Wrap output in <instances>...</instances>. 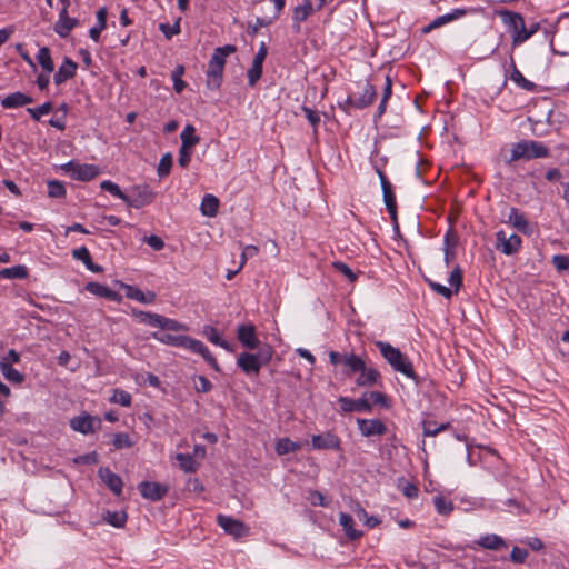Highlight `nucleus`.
Listing matches in <instances>:
<instances>
[{
    "label": "nucleus",
    "mask_w": 569,
    "mask_h": 569,
    "mask_svg": "<svg viewBox=\"0 0 569 569\" xmlns=\"http://www.w3.org/2000/svg\"><path fill=\"white\" fill-rule=\"evenodd\" d=\"M233 44L216 48L208 64L207 87L210 90H218L222 83L226 58L236 52Z\"/></svg>",
    "instance_id": "nucleus-1"
},
{
    "label": "nucleus",
    "mask_w": 569,
    "mask_h": 569,
    "mask_svg": "<svg viewBox=\"0 0 569 569\" xmlns=\"http://www.w3.org/2000/svg\"><path fill=\"white\" fill-rule=\"evenodd\" d=\"M375 345L395 371L401 372L406 377L417 380L412 362L398 348L383 341H376Z\"/></svg>",
    "instance_id": "nucleus-2"
},
{
    "label": "nucleus",
    "mask_w": 569,
    "mask_h": 569,
    "mask_svg": "<svg viewBox=\"0 0 569 569\" xmlns=\"http://www.w3.org/2000/svg\"><path fill=\"white\" fill-rule=\"evenodd\" d=\"M550 151L548 147L535 140H521L513 144L511 156L506 159V163L510 164L518 160H531L537 158L549 157Z\"/></svg>",
    "instance_id": "nucleus-3"
},
{
    "label": "nucleus",
    "mask_w": 569,
    "mask_h": 569,
    "mask_svg": "<svg viewBox=\"0 0 569 569\" xmlns=\"http://www.w3.org/2000/svg\"><path fill=\"white\" fill-rule=\"evenodd\" d=\"M362 92L357 97L350 94L345 101L339 102V108L345 112L350 113L351 109H365L373 103L377 98V90L369 81L362 84Z\"/></svg>",
    "instance_id": "nucleus-4"
},
{
    "label": "nucleus",
    "mask_w": 569,
    "mask_h": 569,
    "mask_svg": "<svg viewBox=\"0 0 569 569\" xmlns=\"http://www.w3.org/2000/svg\"><path fill=\"white\" fill-rule=\"evenodd\" d=\"M503 22L512 31V44L519 46L531 37V32H528L522 16L518 12H511L508 10L501 11Z\"/></svg>",
    "instance_id": "nucleus-5"
},
{
    "label": "nucleus",
    "mask_w": 569,
    "mask_h": 569,
    "mask_svg": "<svg viewBox=\"0 0 569 569\" xmlns=\"http://www.w3.org/2000/svg\"><path fill=\"white\" fill-rule=\"evenodd\" d=\"M154 199V192L147 184L134 186L127 193V200L124 202L132 208L140 209L144 206L150 204Z\"/></svg>",
    "instance_id": "nucleus-6"
},
{
    "label": "nucleus",
    "mask_w": 569,
    "mask_h": 569,
    "mask_svg": "<svg viewBox=\"0 0 569 569\" xmlns=\"http://www.w3.org/2000/svg\"><path fill=\"white\" fill-rule=\"evenodd\" d=\"M64 171H70L76 180L90 181L99 174V169L94 164H78L70 161L61 167Z\"/></svg>",
    "instance_id": "nucleus-7"
},
{
    "label": "nucleus",
    "mask_w": 569,
    "mask_h": 569,
    "mask_svg": "<svg viewBox=\"0 0 569 569\" xmlns=\"http://www.w3.org/2000/svg\"><path fill=\"white\" fill-rule=\"evenodd\" d=\"M376 172L380 179L381 189L383 193V201L386 203V208L390 214L391 220L396 223L397 222V203H396V197L392 191L391 183L385 176L381 169L376 168Z\"/></svg>",
    "instance_id": "nucleus-8"
},
{
    "label": "nucleus",
    "mask_w": 569,
    "mask_h": 569,
    "mask_svg": "<svg viewBox=\"0 0 569 569\" xmlns=\"http://www.w3.org/2000/svg\"><path fill=\"white\" fill-rule=\"evenodd\" d=\"M268 54V48L264 42H261L256 53L252 64L249 68L247 76L249 86L253 87L262 76V64Z\"/></svg>",
    "instance_id": "nucleus-9"
},
{
    "label": "nucleus",
    "mask_w": 569,
    "mask_h": 569,
    "mask_svg": "<svg viewBox=\"0 0 569 569\" xmlns=\"http://www.w3.org/2000/svg\"><path fill=\"white\" fill-rule=\"evenodd\" d=\"M521 243V238L516 233L507 237L506 232L502 230L497 232V249L507 256L517 253Z\"/></svg>",
    "instance_id": "nucleus-10"
},
{
    "label": "nucleus",
    "mask_w": 569,
    "mask_h": 569,
    "mask_svg": "<svg viewBox=\"0 0 569 569\" xmlns=\"http://www.w3.org/2000/svg\"><path fill=\"white\" fill-rule=\"evenodd\" d=\"M217 522L227 533L234 538H241L248 533L246 525L232 517L219 515L217 517Z\"/></svg>",
    "instance_id": "nucleus-11"
},
{
    "label": "nucleus",
    "mask_w": 569,
    "mask_h": 569,
    "mask_svg": "<svg viewBox=\"0 0 569 569\" xmlns=\"http://www.w3.org/2000/svg\"><path fill=\"white\" fill-rule=\"evenodd\" d=\"M183 349H188V350H191L192 352L194 353H199L203 357V359L216 370V371H219L220 368H219V365L216 360V358L211 355V352L209 351V349L200 341V340H197V339H193L191 337H187V340L183 345Z\"/></svg>",
    "instance_id": "nucleus-12"
},
{
    "label": "nucleus",
    "mask_w": 569,
    "mask_h": 569,
    "mask_svg": "<svg viewBox=\"0 0 569 569\" xmlns=\"http://www.w3.org/2000/svg\"><path fill=\"white\" fill-rule=\"evenodd\" d=\"M338 402L345 412H369L372 409V406L366 396L359 399L340 397Z\"/></svg>",
    "instance_id": "nucleus-13"
},
{
    "label": "nucleus",
    "mask_w": 569,
    "mask_h": 569,
    "mask_svg": "<svg viewBox=\"0 0 569 569\" xmlns=\"http://www.w3.org/2000/svg\"><path fill=\"white\" fill-rule=\"evenodd\" d=\"M139 490L143 498L158 501L167 495L168 487L159 482L142 481L139 485Z\"/></svg>",
    "instance_id": "nucleus-14"
},
{
    "label": "nucleus",
    "mask_w": 569,
    "mask_h": 569,
    "mask_svg": "<svg viewBox=\"0 0 569 569\" xmlns=\"http://www.w3.org/2000/svg\"><path fill=\"white\" fill-rule=\"evenodd\" d=\"M238 340L247 349H256L259 346V339L256 335V327L253 325H241L237 329Z\"/></svg>",
    "instance_id": "nucleus-15"
},
{
    "label": "nucleus",
    "mask_w": 569,
    "mask_h": 569,
    "mask_svg": "<svg viewBox=\"0 0 569 569\" xmlns=\"http://www.w3.org/2000/svg\"><path fill=\"white\" fill-rule=\"evenodd\" d=\"M312 448L317 450L340 449V439L331 432L313 435L311 438Z\"/></svg>",
    "instance_id": "nucleus-16"
},
{
    "label": "nucleus",
    "mask_w": 569,
    "mask_h": 569,
    "mask_svg": "<svg viewBox=\"0 0 569 569\" xmlns=\"http://www.w3.org/2000/svg\"><path fill=\"white\" fill-rule=\"evenodd\" d=\"M357 423L361 435L365 437L383 435L387 431L386 425L379 419H358Z\"/></svg>",
    "instance_id": "nucleus-17"
},
{
    "label": "nucleus",
    "mask_w": 569,
    "mask_h": 569,
    "mask_svg": "<svg viewBox=\"0 0 569 569\" xmlns=\"http://www.w3.org/2000/svg\"><path fill=\"white\" fill-rule=\"evenodd\" d=\"M238 366L244 371L247 375H258L262 365L259 360V357L254 353L242 352L239 355L237 359Z\"/></svg>",
    "instance_id": "nucleus-18"
},
{
    "label": "nucleus",
    "mask_w": 569,
    "mask_h": 569,
    "mask_svg": "<svg viewBox=\"0 0 569 569\" xmlns=\"http://www.w3.org/2000/svg\"><path fill=\"white\" fill-rule=\"evenodd\" d=\"M98 476L116 496H120L122 493V479L118 475L113 473L109 468H100L98 470Z\"/></svg>",
    "instance_id": "nucleus-19"
},
{
    "label": "nucleus",
    "mask_w": 569,
    "mask_h": 569,
    "mask_svg": "<svg viewBox=\"0 0 569 569\" xmlns=\"http://www.w3.org/2000/svg\"><path fill=\"white\" fill-rule=\"evenodd\" d=\"M78 64L70 58L66 57L63 63L59 67L53 76L54 83L60 86L76 76Z\"/></svg>",
    "instance_id": "nucleus-20"
},
{
    "label": "nucleus",
    "mask_w": 569,
    "mask_h": 569,
    "mask_svg": "<svg viewBox=\"0 0 569 569\" xmlns=\"http://www.w3.org/2000/svg\"><path fill=\"white\" fill-rule=\"evenodd\" d=\"M316 11L312 0H303V3L297 6L293 10V29L299 32L300 23L308 19Z\"/></svg>",
    "instance_id": "nucleus-21"
},
{
    "label": "nucleus",
    "mask_w": 569,
    "mask_h": 569,
    "mask_svg": "<svg viewBox=\"0 0 569 569\" xmlns=\"http://www.w3.org/2000/svg\"><path fill=\"white\" fill-rule=\"evenodd\" d=\"M86 290L92 295L106 298L110 301L120 302L122 300V297L120 293H118L117 291H113L110 288H108L107 286L98 283V282H88L86 284Z\"/></svg>",
    "instance_id": "nucleus-22"
},
{
    "label": "nucleus",
    "mask_w": 569,
    "mask_h": 569,
    "mask_svg": "<svg viewBox=\"0 0 569 569\" xmlns=\"http://www.w3.org/2000/svg\"><path fill=\"white\" fill-rule=\"evenodd\" d=\"M508 223L525 234H530L532 232L529 221L518 208L513 207L510 209Z\"/></svg>",
    "instance_id": "nucleus-23"
},
{
    "label": "nucleus",
    "mask_w": 569,
    "mask_h": 569,
    "mask_svg": "<svg viewBox=\"0 0 569 569\" xmlns=\"http://www.w3.org/2000/svg\"><path fill=\"white\" fill-rule=\"evenodd\" d=\"M32 102H33L32 97H30L23 92L17 91V92H13V93L7 96L6 98H3L1 100V106L4 109H12V108L23 107V106H27Z\"/></svg>",
    "instance_id": "nucleus-24"
},
{
    "label": "nucleus",
    "mask_w": 569,
    "mask_h": 569,
    "mask_svg": "<svg viewBox=\"0 0 569 569\" xmlns=\"http://www.w3.org/2000/svg\"><path fill=\"white\" fill-rule=\"evenodd\" d=\"M123 288L126 290V296L129 299H133L142 303H152L157 298L153 291L143 292L139 288L130 284H123Z\"/></svg>",
    "instance_id": "nucleus-25"
},
{
    "label": "nucleus",
    "mask_w": 569,
    "mask_h": 569,
    "mask_svg": "<svg viewBox=\"0 0 569 569\" xmlns=\"http://www.w3.org/2000/svg\"><path fill=\"white\" fill-rule=\"evenodd\" d=\"M94 422L96 419L87 415L72 418L70 426L73 430L87 435L94 431Z\"/></svg>",
    "instance_id": "nucleus-26"
},
{
    "label": "nucleus",
    "mask_w": 569,
    "mask_h": 569,
    "mask_svg": "<svg viewBox=\"0 0 569 569\" xmlns=\"http://www.w3.org/2000/svg\"><path fill=\"white\" fill-rule=\"evenodd\" d=\"M360 376L356 379V385L359 387H371L380 382V373L375 368H367L360 370Z\"/></svg>",
    "instance_id": "nucleus-27"
},
{
    "label": "nucleus",
    "mask_w": 569,
    "mask_h": 569,
    "mask_svg": "<svg viewBox=\"0 0 569 569\" xmlns=\"http://www.w3.org/2000/svg\"><path fill=\"white\" fill-rule=\"evenodd\" d=\"M339 523L342 526L346 536L350 540H357L362 537V531L353 528V519L350 515L341 512L339 515Z\"/></svg>",
    "instance_id": "nucleus-28"
},
{
    "label": "nucleus",
    "mask_w": 569,
    "mask_h": 569,
    "mask_svg": "<svg viewBox=\"0 0 569 569\" xmlns=\"http://www.w3.org/2000/svg\"><path fill=\"white\" fill-rule=\"evenodd\" d=\"M107 17L108 10L106 7H102L97 11V24L89 31L90 38L96 42L99 41L102 30L107 27Z\"/></svg>",
    "instance_id": "nucleus-29"
},
{
    "label": "nucleus",
    "mask_w": 569,
    "mask_h": 569,
    "mask_svg": "<svg viewBox=\"0 0 569 569\" xmlns=\"http://www.w3.org/2000/svg\"><path fill=\"white\" fill-rule=\"evenodd\" d=\"M181 147L192 150L200 142V137L196 134V128L187 124L180 133Z\"/></svg>",
    "instance_id": "nucleus-30"
},
{
    "label": "nucleus",
    "mask_w": 569,
    "mask_h": 569,
    "mask_svg": "<svg viewBox=\"0 0 569 569\" xmlns=\"http://www.w3.org/2000/svg\"><path fill=\"white\" fill-rule=\"evenodd\" d=\"M0 369L7 380L13 383H21L24 381V376L8 362V359H1Z\"/></svg>",
    "instance_id": "nucleus-31"
},
{
    "label": "nucleus",
    "mask_w": 569,
    "mask_h": 569,
    "mask_svg": "<svg viewBox=\"0 0 569 569\" xmlns=\"http://www.w3.org/2000/svg\"><path fill=\"white\" fill-rule=\"evenodd\" d=\"M510 66L512 68L510 79L520 88L527 91H533L536 89V84L523 77V74L518 70L512 57Z\"/></svg>",
    "instance_id": "nucleus-32"
},
{
    "label": "nucleus",
    "mask_w": 569,
    "mask_h": 569,
    "mask_svg": "<svg viewBox=\"0 0 569 569\" xmlns=\"http://www.w3.org/2000/svg\"><path fill=\"white\" fill-rule=\"evenodd\" d=\"M201 213L207 217H216L219 209V199L213 194H206L201 202Z\"/></svg>",
    "instance_id": "nucleus-33"
},
{
    "label": "nucleus",
    "mask_w": 569,
    "mask_h": 569,
    "mask_svg": "<svg viewBox=\"0 0 569 569\" xmlns=\"http://www.w3.org/2000/svg\"><path fill=\"white\" fill-rule=\"evenodd\" d=\"M343 365L347 368L345 372L347 376L359 372L365 369L366 366L365 361L355 353H350L347 358H343Z\"/></svg>",
    "instance_id": "nucleus-34"
},
{
    "label": "nucleus",
    "mask_w": 569,
    "mask_h": 569,
    "mask_svg": "<svg viewBox=\"0 0 569 569\" xmlns=\"http://www.w3.org/2000/svg\"><path fill=\"white\" fill-rule=\"evenodd\" d=\"M28 277V269L26 266H14L0 270V279H24Z\"/></svg>",
    "instance_id": "nucleus-35"
},
{
    "label": "nucleus",
    "mask_w": 569,
    "mask_h": 569,
    "mask_svg": "<svg viewBox=\"0 0 569 569\" xmlns=\"http://www.w3.org/2000/svg\"><path fill=\"white\" fill-rule=\"evenodd\" d=\"M78 26V20L76 18H66L62 20H58L54 24V31L61 37L66 38L69 36L70 31Z\"/></svg>",
    "instance_id": "nucleus-36"
},
{
    "label": "nucleus",
    "mask_w": 569,
    "mask_h": 569,
    "mask_svg": "<svg viewBox=\"0 0 569 569\" xmlns=\"http://www.w3.org/2000/svg\"><path fill=\"white\" fill-rule=\"evenodd\" d=\"M103 519L114 528H123L127 522V513L124 511H106Z\"/></svg>",
    "instance_id": "nucleus-37"
},
{
    "label": "nucleus",
    "mask_w": 569,
    "mask_h": 569,
    "mask_svg": "<svg viewBox=\"0 0 569 569\" xmlns=\"http://www.w3.org/2000/svg\"><path fill=\"white\" fill-rule=\"evenodd\" d=\"M301 445L290 440L289 438H281L276 443V451L278 455H287L300 450Z\"/></svg>",
    "instance_id": "nucleus-38"
},
{
    "label": "nucleus",
    "mask_w": 569,
    "mask_h": 569,
    "mask_svg": "<svg viewBox=\"0 0 569 569\" xmlns=\"http://www.w3.org/2000/svg\"><path fill=\"white\" fill-rule=\"evenodd\" d=\"M478 543L481 547H483L486 549H490V550H499V549H501L502 547L506 546V543L502 540V538L497 536V535L483 536V537L480 538Z\"/></svg>",
    "instance_id": "nucleus-39"
},
{
    "label": "nucleus",
    "mask_w": 569,
    "mask_h": 569,
    "mask_svg": "<svg viewBox=\"0 0 569 569\" xmlns=\"http://www.w3.org/2000/svg\"><path fill=\"white\" fill-rule=\"evenodd\" d=\"M392 94V79L389 74L386 76V83L382 92V98L378 107L377 117H381L386 112L388 100Z\"/></svg>",
    "instance_id": "nucleus-40"
},
{
    "label": "nucleus",
    "mask_w": 569,
    "mask_h": 569,
    "mask_svg": "<svg viewBox=\"0 0 569 569\" xmlns=\"http://www.w3.org/2000/svg\"><path fill=\"white\" fill-rule=\"evenodd\" d=\"M37 59H38L39 64L42 67V69H43L47 73H50V72H52V71H53V69H54V64H53V61H52V59H51L49 48H47V47H42V48L39 50V52H38Z\"/></svg>",
    "instance_id": "nucleus-41"
},
{
    "label": "nucleus",
    "mask_w": 569,
    "mask_h": 569,
    "mask_svg": "<svg viewBox=\"0 0 569 569\" xmlns=\"http://www.w3.org/2000/svg\"><path fill=\"white\" fill-rule=\"evenodd\" d=\"M204 333L208 338V340L217 346H220L221 348L230 351L231 350V345L222 339L218 332V330L213 327H206L204 328Z\"/></svg>",
    "instance_id": "nucleus-42"
},
{
    "label": "nucleus",
    "mask_w": 569,
    "mask_h": 569,
    "mask_svg": "<svg viewBox=\"0 0 569 569\" xmlns=\"http://www.w3.org/2000/svg\"><path fill=\"white\" fill-rule=\"evenodd\" d=\"M134 316L139 319L140 322L147 323L151 327L160 328L162 316L157 313H151L147 311H134Z\"/></svg>",
    "instance_id": "nucleus-43"
},
{
    "label": "nucleus",
    "mask_w": 569,
    "mask_h": 569,
    "mask_svg": "<svg viewBox=\"0 0 569 569\" xmlns=\"http://www.w3.org/2000/svg\"><path fill=\"white\" fill-rule=\"evenodd\" d=\"M153 337L166 345L183 348V345H184L188 336H173L170 333H163V335L153 333Z\"/></svg>",
    "instance_id": "nucleus-44"
},
{
    "label": "nucleus",
    "mask_w": 569,
    "mask_h": 569,
    "mask_svg": "<svg viewBox=\"0 0 569 569\" xmlns=\"http://www.w3.org/2000/svg\"><path fill=\"white\" fill-rule=\"evenodd\" d=\"M466 14V10L465 9H455L451 13H448V14H443V16H440L438 18H436L432 22H431V27H441L455 19H458L460 17H463Z\"/></svg>",
    "instance_id": "nucleus-45"
},
{
    "label": "nucleus",
    "mask_w": 569,
    "mask_h": 569,
    "mask_svg": "<svg viewBox=\"0 0 569 569\" xmlns=\"http://www.w3.org/2000/svg\"><path fill=\"white\" fill-rule=\"evenodd\" d=\"M47 186H48V196L50 198H64L66 197V188L61 181L49 180L47 182Z\"/></svg>",
    "instance_id": "nucleus-46"
},
{
    "label": "nucleus",
    "mask_w": 569,
    "mask_h": 569,
    "mask_svg": "<svg viewBox=\"0 0 569 569\" xmlns=\"http://www.w3.org/2000/svg\"><path fill=\"white\" fill-rule=\"evenodd\" d=\"M433 503L440 515H449L453 510L452 501L445 499L442 496H436Z\"/></svg>",
    "instance_id": "nucleus-47"
},
{
    "label": "nucleus",
    "mask_w": 569,
    "mask_h": 569,
    "mask_svg": "<svg viewBox=\"0 0 569 569\" xmlns=\"http://www.w3.org/2000/svg\"><path fill=\"white\" fill-rule=\"evenodd\" d=\"M131 395L122 389H114L113 395L110 398V401L113 403H119L123 407H130L131 406Z\"/></svg>",
    "instance_id": "nucleus-48"
},
{
    "label": "nucleus",
    "mask_w": 569,
    "mask_h": 569,
    "mask_svg": "<svg viewBox=\"0 0 569 569\" xmlns=\"http://www.w3.org/2000/svg\"><path fill=\"white\" fill-rule=\"evenodd\" d=\"M100 188L102 190H106L108 192H110L112 196L121 199L123 202L124 200H127V193H124L117 183L110 181V180H104L101 182L100 184Z\"/></svg>",
    "instance_id": "nucleus-49"
},
{
    "label": "nucleus",
    "mask_w": 569,
    "mask_h": 569,
    "mask_svg": "<svg viewBox=\"0 0 569 569\" xmlns=\"http://www.w3.org/2000/svg\"><path fill=\"white\" fill-rule=\"evenodd\" d=\"M177 460L179 461L181 469L184 470L186 472L196 471V469H197L196 461L191 455L178 453Z\"/></svg>",
    "instance_id": "nucleus-50"
},
{
    "label": "nucleus",
    "mask_w": 569,
    "mask_h": 569,
    "mask_svg": "<svg viewBox=\"0 0 569 569\" xmlns=\"http://www.w3.org/2000/svg\"><path fill=\"white\" fill-rule=\"evenodd\" d=\"M172 167V156L171 153H166L161 157L158 166V174L159 177H166L170 173Z\"/></svg>",
    "instance_id": "nucleus-51"
},
{
    "label": "nucleus",
    "mask_w": 569,
    "mask_h": 569,
    "mask_svg": "<svg viewBox=\"0 0 569 569\" xmlns=\"http://www.w3.org/2000/svg\"><path fill=\"white\" fill-rule=\"evenodd\" d=\"M52 108L53 106L51 102H44L43 104L37 108H28L27 111L36 121H39L41 116L49 113L52 110Z\"/></svg>",
    "instance_id": "nucleus-52"
},
{
    "label": "nucleus",
    "mask_w": 569,
    "mask_h": 569,
    "mask_svg": "<svg viewBox=\"0 0 569 569\" xmlns=\"http://www.w3.org/2000/svg\"><path fill=\"white\" fill-rule=\"evenodd\" d=\"M180 19L176 21L173 24L169 23H160L159 30L164 34L167 39H171L173 36L180 33Z\"/></svg>",
    "instance_id": "nucleus-53"
},
{
    "label": "nucleus",
    "mask_w": 569,
    "mask_h": 569,
    "mask_svg": "<svg viewBox=\"0 0 569 569\" xmlns=\"http://www.w3.org/2000/svg\"><path fill=\"white\" fill-rule=\"evenodd\" d=\"M332 267L342 273L350 282H355L358 279L357 274L345 262L335 261Z\"/></svg>",
    "instance_id": "nucleus-54"
},
{
    "label": "nucleus",
    "mask_w": 569,
    "mask_h": 569,
    "mask_svg": "<svg viewBox=\"0 0 569 569\" xmlns=\"http://www.w3.org/2000/svg\"><path fill=\"white\" fill-rule=\"evenodd\" d=\"M449 283L455 288V291L458 292L462 286V270L459 266H456L450 273Z\"/></svg>",
    "instance_id": "nucleus-55"
},
{
    "label": "nucleus",
    "mask_w": 569,
    "mask_h": 569,
    "mask_svg": "<svg viewBox=\"0 0 569 569\" xmlns=\"http://www.w3.org/2000/svg\"><path fill=\"white\" fill-rule=\"evenodd\" d=\"M447 427H448V423H442L440 426H437V423L433 421H425L423 422V435L425 436H436L441 430L447 429Z\"/></svg>",
    "instance_id": "nucleus-56"
},
{
    "label": "nucleus",
    "mask_w": 569,
    "mask_h": 569,
    "mask_svg": "<svg viewBox=\"0 0 569 569\" xmlns=\"http://www.w3.org/2000/svg\"><path fill=\"white\" fill-rule=\"evenodd\" d=\"M112 443L117 449L129 448L132 446L129 435L124 432L116 433Z\"/></svg>",
    "instance_id": "nucleus-57"
},
{
    "label": "nucleus",
    "mask_w": 569,
    "mask_h": 569,
    "mask_svg": "<svg viewBox=\"0 0 569 569\" xmlns=\"http://www.w3.org/2000/svg\"><path fill=\"white\" fill-rule=\"evenodd\" d=\"M273 22V18H260L256 19L254 24H249L248 33L250 36H256L261 27H267Z\"/></svg>",
    "instance_id": "nucleus-58"
},
{
    "label": "nucleus",
    "mask_w": 569,
    "mask_h": 569,
    "mask_svg": "<svg viewBox=\"0 0 569 569\" xmlns=\"http://www.w3.org/2000/svg\"><path fill=\"white\" fill-rule=\"evenodd\" d=\"M194 389L197 392H209L212 389V383L204 376L194 377Z\"/></svg>",
    "instance_id": "nucleus-59"
},
{
    "label": "nucleus",
    "mask_w": 569,
    "mask_h": 569,
    "mask_svg": "<svg viewBox=\"0 0 569 569\" xmlns=\"http://www.w3.org/2000/svg\"><path fill=\"white\" fill-rule=\"evenodd\" d=\"M552 264L558 271H566L569 269V256L556 254L552 257Z\"/></svg>",
    "instance_id": "nucleus-60"
},
{
    "label": "nucleus",
    "mask_w": 569,
    "mask_h": 569,
    "mask_svg": "<svg viewBox=\"0 0 569 569\" xmlns=\"http://www.w3.org/2000/svg\"><path fill=\"white\" fill-rule=\"evenodd\" d=\"M72 257L83 262L84 266H89L92 261L89 250L86 247H80L72 251Z\"/></svg>",
    "instance_id": "nucleus-61"
},
{
    "label": "nucleus",
    "mask_w": 569,
    "mask_h": 569,
    "mask_svg": "<svg viewBox=\"0 0 569 569\" xmlns=\"http://www.w3.org/2000/svg\"><path fill=\"white\" fill-rule=\"evenodd\" d=\"M160 328L163 330H172V331H179V330L186 329V327L182 323H180L173 319L166 318L163 316L161 319Z\"/></svg>",
    "instance_id": "nucleus-62"
},
{
    "label": "nucleus",
    "mask_w": 569,
    "mask_h": 569,
    "mask_svg": "<svg viewBox=\"0 0 569 569\" xmlns=\"http://www.w3.org/2000/svg\"><path fill=\"white\" fill-rule=\"evenodd\" d=\"M527 557H528L527 549L519 548V547H513V549L511 550L510 559L515 563H522V562H525Z\"/></svg>",
    "instance_id": "nucleus-63"
},
{
    "label": "nucleus",
    "mask_w": 569,
    "mask_h": 569,
    "mask_svg": "<svg viewBox=\"0 0 569 569\" xmlns=\"http://www.w3.org/2000/svg\"><path fill=\"white\" fill-rule=\"evenodd\" d=\"M192 150H189L184 147H180L179 149V158L178 163L181 168H187L191 161Z\"/></svg>",
    "instance_id": "nucleus-64"
}]
</instances>
